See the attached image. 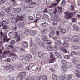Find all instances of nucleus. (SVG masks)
Returning <instances> with one entry per match:
<instances>
[{
  "mask_svg": "<svg viewBox=\"0 0 80 80\" xmlns=\"http://www.w3.org/2000/svg\"><path fill=\"white\" fill-rule=\"evenodd\" d=\"M10 53V51L8 50L7 51H4L3 52V55H8V54H9Z\"/></svg>",
  "mask_w": 80,
  "mask_h": 80,
  "instance_id": "nucleus-26",
  "label": "nucleus"
},
{
  "mask_svg": "<svg viewBox=\"0 0 80 80\" xmlns=\"http://www.w3.org/2000/svg\"><path fill=\"white\" fill-rule=\"evenodd\" d=\"M17 35H18V37H19L20 38V36H21V35L23 36V32L21 31H18V34H17Z\"/></svg>",
  "mask_w": 80,
  "mask_h": 80,
  "instance_id": "nucleus-17",
  "label": "nucleus"
},
{
  "mask_svg": "<svg viewBox=\"0 0 80 80\" xmlns=\"http://www.w3.org/2000/svg\"><path fill=\"white\" fill-rule=\"evenodd\" d=\"M38 44L40 45H41V46H43L45 44V43L43 42H38Z\"/></svg>",
  "mask_w": 80,
  "mask_h": 80,
  "instance_id": "nucleus-36",
  "label": "nucleus"
},
{
  "mask_svg": "<svg viewBox=\"0 0 80 80\" xmlns=\"http://www.w3.org/2000/svg\"><path fill=\"white\" fill-rule=\"evenodd\" d=\"M47 32V29L43 30L41 31L42 33H46Z\"/></svg>",
  "mask_w": 80,
  "mask_h": 80,
  "instance_id": "nucleus-42",
  "label": "nucleus"
},
{
  "mask_svg": "<svg viewBox=\"0 0 80 80\" xmlns=\"http://www.w3.org/2000/svg\"><path fill=\"white\" fill-rule=\"evenodd\" d=\"M43 54L42 52H40L38 53V56L41 60H43L45 58H47L48 57V55L46 53H44Z\"/></svg>",
  "mask_w": 80,
  "mask_h": 80,
  "instance_id": "nucleus-3",
  "label": "nucleus"
},
{
  "mask_svg": "<svg viewBox=\"0 0 80 80\" xmlns=\"http://www.w3.org/2000/svg\"><path fill=\"white\" fill-rule=\"evenodd\" d=\"M63 46H64V47H68V43H67L66 42H64L63 44Z\"/></svg>",
  "mask_w": 80,
  "mask_h": 80,
  "instance_id": "nucleus-51",
  "label": "nucleus"
},
{
  "mask_svg": "<svg viewBox=\"0 0 80 80\" xmlns=\"http://www.w3.org/2000/svg\"><path fill=\"white\" fill-rule=\"evenodd\" d=\"M50 29L51 30H55V27H51L50 28Z\"/></svg>",
  "mask_w": 80,
  "mask_h": 80,
  "instance_id": "nucleus-58",
  "label": "nucleus"
},
{
  "mask_svg": "<svg viewBox=\"0 0 80 80\" xmlns=\"http://www.w3.org/2000/svg\"><path fill=\"white\" fill-rule=\"evenodd\" d=\"M36 18H42V15L40 14H38L36 15Z\"/></svg>",
  "mask_w": 80,
  "mask_h": 80,
  "instance_id": "nucleus-40",
  "label": "nucleus"
},
{
  "mask_svg": "<svg viewBox=\"0 0 80 80\" xmlns=\"http://www.w3.org/2000/svg\"><path fill=\"white\" fill-rule=\"evenodd\" d=\"M57 24V21L56 19H53V25H56Z\"/></svg>",
  "mask_w": 80,
  "mask_h": 80,
  "instance_id": "nucleus-27",
  "label": "nucleus"
},
{
  "mask_svg": "<svg viewBox=\"0 0 80 80\" xmlns=\"http://www.w3.org/2000/svg\"><path fill=\"white\" fill-rule=\"evenodd\" d=\"M72 22H76L77 20V19L75 18H73L72 19Z\"/></svg>",
  "mask_w": 80,
  "mask_h": 80,
  "instance_id": "nucleus-56",
  "label": "nucleus"
},
{
  "mask_svg": "<svg viewBox=\"0 0 80 80\" xmlns=\"http://www.w3.org/2000/svg\"><path fill=\"white\" fill-rule=\"evenodd\" d=\"M75 68H80V64H78L75 67Z\"/></svg>",
  "mask_w": 80,
  "mask_h": 80,
  "instance_id": "nucleus-57",
  "label": "nucleus"
},
{
  "mask_svg": "<svg viewBox=\"0 0 80 80\" xmlns=\"http://www.w3.org/2000/svg\"><path fill=\"white\" fill-rule=\"evenodd\" d=\"M65 14L64 18L65 19H68V18L70 19V18H72L73 17V13L71 12H65Z\"/></svg>",
  "mask_w": 80,
  "mask_h": 80,
  "instance_id": "nucleus-5",
  "label": "nucleus"
},
{
  "mask_svg": "<svg viewBox=\"0 0 80 80\" xmlns=\"http://www.w3.org/2000/svg\"><path fill=\"white\" fill-rule=\"evenodd\" d=\"M4 68H5L6 70H8V71H10L9 72H12L13 71H14V70L13 69H12L10 68L9 67L7 66L6 67H4Z\"/></svg>",
  "mask_w": 80,
  "mask_h": 80,
  "instance_id": "nucleus-14",
  "label": "nucleus"
},
{
  "mask_svg": "<svg viewBox=\"0 0 80 80\" xmlns=\"http://www.w3.org/2000/svg\"><path fill=\"white\" fill-rule=\"evenodd\" d=\"M25 25L24 22H20L18 24V26L19 27H23Z\"/></svg>",
  "mask_w": 80,
  "mask_h": 80,
  "instance_id": "nucleus-19",
  "label": "nucleus"
},
{
  "mask_svg": "<svg viewBox=\"0 0 80 80\" xmlns=\"http://www.w3.org/2000/svg\"><path fill=\"white\" fill-rule=\"evenodd\" d=\"M7 28H8V26L5 25H4L2 28V29H3L4 30H7Z\"/></svg>",
  "mask_w": 80,
  "mask_h": 80,
  "instance_id": "nucleus-49",
  "label": "nucleus"
},
{
  "mask_svg": "<svg viewBox=\"0 0 80 80\" xmlns=\"http://www.w3.org/2000/svg\"><path fill=\"white\" fill-rule=\"evenodd\" d=\"M73 62L74 64H76V63H77V62L75 60H73Z\"/></svg>",
  "mask_w": 80,
  "mask_h": 80,
  "instance_id": "nucleus-63",
  "label": "nucleus"
},
{
  "mask_svg": "<svg viewBox=\"0 0 80 80\" xmlns=\"http://www.w3.org/2000/svg\"><path fill=\"white\" fill-rule=\"evenodd\" d=\"M15 43V41L13 40H11L10 42V43L12 45H13Z\"/></svg>",
  "mask_w": 80,
  "mask_h": 80,
  "instance_id": "nucleus-47",
  "label": "nucleus"
},
{
  "mask_svg": "<svg viewBox=\"0 0 80 80\" xmlns=\"http://www.w3.org/2000/svg\"><path fill=\"white\" fill-rule=\"evenodd\" d=\"M57 8H55L54 10L53 9H51L49 10L48 11V13L50 15H52V13L53 12L54 14H55V13H57Z\"/></svg>",
  "mask_w": 80,
  "mask_h": 80,
  "instance_id": "nucleus-9",
  "label": "nucleus"
},
{
  "mask_svg": "<svg viewBox=\"0 0 80 80\" xmlns=\"http://www.w3.org/2000/svg\"><path fill=\"white\" fill-rule=\"evenodd\" d=\"M48 49L49 51H53V48L52 46H48Z\"/></svg>",
  "mask_w": 80,
  "mask_h": 80,
  "instance_id": "nucleus-23",
  "label": "nucleus"
},
{
  "mask_svg": "<svg viewBox=\"0 0 80 80\" xmlns=\"http://www.w3.org/2000/svg\"><path fill=\"white\" fill-rule=\"evenodd\" d=\"M48 16L47 14H44L43 15V18L42 19H44L45 20H47Z\"/></svg>",
  "mask_w": 80,
  "mask_h": 80,
  "instance_id": "nucleus-30",
  "label": "nucleus"
},
{
  "mask_svg": "<svg viewBox=\"0 0 80 80\" xmlns=\"http://www.w3.org/2000/svg\"><path fill=\"white\" fill-rule=\"evenodd\" d=\"M65 0H63V1H62L61 3V5H63V6H64L65 5V3H66V2L65 1Z\"/></svg>",
  "mask_w": 80,
  "mask_h": 80,
  "instance_id": "nucleus-44",
  "label": "nucleus"
},
{
  "mask_svg": "<svg viewBox=\"0 0 80 80\" xmlns=\"http://www.w3.org/2000/svg\"><path fill=\"white\" fill-rule=\"evenodd\" d=\"M26 75V74L25 72H21V74L19 75L18 78H20L21 80H22L24 78Z\"/></svg>",
  "mask_w": 80,
  "mask_h": 80,
  "instance_id": "nucleus-7",
  "label": "nucleus"
},
{
  "mask_svg": "<svg viewBox=\"0 0 80 80\" xmlns=\"http://www.w3.org/2000/svg\"><path fill=\"white\" fill-rule=\"evenodd\" d=\"M15 17L16 18H15V17L12 18L11 19V22L14 23H16V22H17L19 20L20 21H23V17L21 16L20 17L18 15H16Z\"/></svg>",
  "mask_w": 80,
  "mask_h": 80,
  "instance_id": "nucleus-1",
  "label": "nucleus"
},
{
  "mask_svg": "<svg viewBox=\"0 0 80 80\" xmlns=\"http://www.w3.org/2000/svg\"><path fill=\"white\" fill-rule=\"evenodd\" d=\"M75 70H76L77 72H78V73H80V68L79 69V68H76L75 69Z\"/></svg>",
  "mask_w": 80,
  "mask_h": 80,
  "instance_id": "nucleus-55",
  "label": "nucleus"
},
{
  "mask_svg": "<svg viewBox=\"0 0 80 80\" xmlns=\"http://www.w3.org/2000/svg\"><path fill=\"white\" fill-rule=\"evenodd\" d=\"M47 25H48V23L46 22H44L42 24V27H46V26H47Z\"/></svg>",
  "mask_w": 80,
  "mask_h": 80,
  "instance_id": "nucleus-45",
  "label": "nucleus"
},
{
  "mask_svg": "<svg viewBox=\"0 0 80 80\" xmlns=\"http://www.w3.org/2000/svg\"><path fill=\"white\" fill-rule=\"evenodd\" d=\"M62 39L64 41V42H68L70 40V38L67 37V36H63L62 37Z\"/></svg>",
  "mask_w": 80,
  "mask_h": 80,
  "instance_id": "nucleus-10",
  "label": "nucleus"
},
{
  "mask_svg": "<svg viewBox=\"0 0 80 80\" xmlns=\"http://www.w3.org/2000/svg\"><path fill=\"white\" fill-rule=\"evenodd\" d=\"M33 18L32 16H29L28 18V19L29 20H32L33 19Z\"/></svg>",
  "mask_w": 80,
  "mask_h": 80,
  "instance_id": "nucleus-59",
  "label": "nucleus"
},
{
  "mask_svg": "<svg viewBox=\"0 0 80 80\" xmlns=\"http://www.w3.org/2000/svg\"><path fill=\"white\" fill-rule=\"evenodd\" d=\"M4 42H8L9 40H10V39L4 38L3 39Z\"/></svg>",
  "mask_w": 80,
  "mask_h": 80,
  "instance_id": "nucleus-38",
  "label": "nucleus"
},
{
  "mask_svg": "<svg viewBox=\"0 0 80 80\" xmlns=\"http://www.w3.org/2000/svg\"><path fill=\"white\" fill-rule=\"evenodd\" d=\"M71 55H77L78 53L77 52L75 51H72L71 53Z\"/></svg>",
  "mask_w": 80,
  "mask_h": 80,
  "instance_id": "nucleus-33",
  "label": "nucleus"
},
{
  "mask_svg": "<svg viewBox=\"0 0 80 80\" xmlns=\"http://www.w3.org/2000/svg\"><path fill=\"white\" fill-rule=\"evenodd\" d=\"M54 54L56 57L59 58V59H61L62 58V56L58 52H54Z\"/></svg>",
  "mask_w": 80,
  "mask_h": 80,
  "instance_id": "nucleus-13",
  "label": "nucleus"
},
{
  "mask_svg": "<svg viewBox=\"0 0 80 80\" xmlns=\"http://www.w3.org/2000/svg\"><path fill=\"white\" fill-rule=\"evenodd\" d=\"M11 10H12V8L10 7H9L5 9V12L7 13H10L11 12Z\"/></svg>",
  "mask_w": 80,
  "mask_h": 80,
  "instance_id": "nucleus-18",
  "label": "nucleus"
},
{
  "mask_svg": "<svg viewBox=\"0 0 80 80\" xmlns=\"http://www.w3.org/2000/svg\"><path fill=\"white\" fill-rule=\"evenodd\" d=\"M75 43H77V44H80V40H79L77 39L76 41V42H75Z\"/></svg>",
  "mask_w": 80,
  "mask_h": 80,
  "instance_id": "nucleus-52",
  "label": "nucleus"
},
{
  "mask_svg": "<svg viewBox=\"0 0 80 80\" xmlns=\"http://www.w3.org/2000/svg\"><path fill=\"white\" fill-rule=\"evenodd\" d=\"M44 13H48V11H47V8H45L44 9V10L43 11Z\"/></svg>",
  "mask_w": 80,
  "mask_h": 80,
  "instance_id": "nucleus-53",
  "label": "nucleus"
},
{
  "mask_svg": "<svg viewBox=\"0 0 80 80\" xmlns=\"http://www.w3.org/2000/svg\"><path fill=\"white\" fill-rule=\"evenodd\" d=\"M21 65L20 64H19L17 66H16V68L17 69H19V68H22L21 67Z\"/></svg>",
  "mask_w": 80,
  "mask_h": 80,
  "instance_id": "nucleus-43",
  "label": "nucleus"
},
{
  "mask_svg": "<svg viewBox=\"0 0 80 80\" xmlns=\"http://www.w3.org/2000/svg\"><path fill=\"white\" fill-rule=\"evenodd\" d=\"M73 28V30H75V31H78V30H79V28H78V27H76V26H75V27H74Z\"/></svg>",
  "mask_w": 80,
  "mask_h": 80,
  "instance_id": "nucleus-41",
  "label": "nucleus"
},
{
  "mask_svg": "<svg viewBox=\"0 0 80 80\" xmlns=\"http://www.w3.org/2000/svg\"><path fill=\"white\" fill-rule=\"evenodd\" d=\"M22 45L24 48L28 47V43L26 41H24L22 42Z\"/></svg>",
  "mask_w": 80,
  "mask_h": 80,
  "instance_id": "nucleus-12",
  "label": "nucleus"
},
{
  "mask_svg": "<svg viewBox=\"0 0 80 80\" xmlns=\"http://www.w3.org/2000/svg\"><path fill=\"white\" fill-rule=\"evenodd\" d=\"M29 7L30 8H33L34 7V3L30 4L29 5Z\"/></svg>",
  "mask_w": 80,
  "mask_h": 80,
  "instance_id": "nucleus-50",
  "label": "nucleus"
},
{
  "mask_svg": "<svg viewBox=\"0 0 80 80\" xmlns=\"http://www.w3.org/2000/svg\"><path fill=\"white\" fill-rule=\"evenodd\" d=\"M13 33L15 37V38H16V41L18 42L20 40V37L18 36V35L17 34V32H10L9 33V37H12L13 35Z\"/></svg>",
  "mask_w": 80,
  "mask_h": 80,
  "instance_id": "nucleus-4",
  "label": "nucleus"
},
{
  "mask_svg": "<svg viewBox=\"0 0 80 80\" xmlns=\"http://www.w3.org/2000/svg\"><path fill=\"white\" fill-rule=\"evenodd\" d=\"M60 79L62 80H65V77L63 76H61Z\"/></svg>",
  "mask_w": 80,
  "mask_h": 80,
  "instance_id": "nucleus-54",
  "label": "nucleus"
},
{
  "mask_svg": "<svg viewBox=\"0 0 80 80\" xmlns=\"http://www.w3.org/2000/svg\"><path fill=\"white\" fill-rule=\"evenodd\" d=\"M5 2V0H1L0 1V5H2L3 3H4Z\"/></svg>",
  "mask_w": 80,
  "mask_h": 80,
  "instance_id": "nucleus-39",
  "label": "nucleus"
},
{
  "mask_svg": "<svg viewBox=\"0 0 80 80\" xmlns=\"http://www.w3.org/2000/svg\"><path fill=\"white\" fill-rule=\"evenodd\" d=\"M58 4V3H54L52 4L51 6L49 7V8H53V7H55L56 5H57Z\"/></svg>",
  "mask_w": 80,
  "mask_h": 80,
  "instance_id": "nucleus-31",
  "label": "nucleus"
},
{
  "mask_svg": "<svg viewBox=\"0 0 80 80\" xmlns=\"http://www.w3.org/2000/svg\"><path fill=\"white\" fill-rule=\"evenodd\" d=\"M8 15V16H9V17H11V18H12V17H14V16H13V15H12L11 14H9Z\"/></svg>",
  "mask_w": 80,
  "mask_h": 80,
  "instance_id": "nucleus-62",
  "label": "nucleus"
},
{
  "mask_svg": "<svg viewBox=\"0 0 80 80\" xmlns=\"http://www.w3.org/2000/svg\"><path fill=\"white\" fill-rule=\"evenodd\" d=\"M42 38L43 41L44 42H45V41L46 42H47V41L48 40L47 38V37H46V36L44 35H43L42 36Z\"/></svg>",
  "mask_w": 80,
  "mask_h": 80,
  "instance_id": "nucleus-22",
  "label": "nucleus"
},
{
  "mask_svg": "<svg viewBox=\"0 0 80 80\" xmlns=\"http://www.w3.org/2000/svg\"><path fill=\"white\" fill-rule=\"evenodd\" d=\"M71 47L74 50H78V49H80V47L74 45H72Z\"/></svg>",
  "mask_w": 80,
  "mask_h": 80,
  "instance_id": "nucleus-15",
  "label": "nucleus"
},
{
  "mask_svg": "<svg viewBox=\"0 0 80 80\" xmlns=\"http://www.w3.org/2000/svg\"><path fill=\"white\" fill-rule=\"evenodd\" d=\"M25 2H29V3H30L32 2V0H24Z\"/></svg>",
  "mask_w": 80,
  "mask_h": 80,
  "instance_id": "nucleus-61",
  "label": "nucleus"
},
{
  "mask_svg": "<svg viewBox=\"0 0 80 80\" xmlns=\"http://www.w3.org/2000/svg\"><path fill=\"white\" fill-rule=\"evenodd\" d=\"M56 59L55 58H54L52 59H51L49 61V63H53L54 62V61L56 60Z\"/></svg>",
  "mask_w": 80,
  "mask_h": 80,
  "instance_id": "nucleus-34",
  "label": "nucleus"
},
{
  "mask_svg": "<svg viewBox=\"0 0 80 80\" xmlns=\"http://www.w3.org/2000/svg\"><path fill=\"white\" fill-rule=\"evenodd\" d=\"M54 44L53 50H58V47L57 45H60L61 44V42L60 40H55V42L53 43Z\"/></svg>",
  "mask_w": 80,
  "mask_h": 80,
  "instance_id": "nucleus-2",
  "label": "nucleus"
},
{
  "mask_svg": "<svg viewBox=\"0 0 80 80\" xmlns=\"http://www.w3.org/2000/svg\"><path fill=\"white\" fill-rule=\"evenodd\" d=\"M32 55L30 54H28L27 57H24V58H22L21 59V60L23 62V61H24V60H26V61H28V60L30 58H32Z\"/></svg>",
  "mask_w": 80,
  "mask_h": 80,
  "instance_id": "nucleus-6",
  "label": "nucleus"
},
{
  "mask_svg": "<svg viewBox=\"0 0 80 80\" xmlns=\"http://www.w3.org/2000/svg\"><path fill=\"white\" fill-rule=\"evenodd\" d=\"M70 57V55H66L64 57V59H65V60H68V59H69Z\"/></svg>",
  "mask_w": 80,
  "mask_h": 80,
  "instance_id": "nucleus-29",
  "label": "nucleus"
},
{
  "mask_svg": "<svg viewBox=\"0 0 80 80\" xmlns=\"http://www.w3.org/2000/svg\"><path fill=\"white\" fill-rule=\"evenodd\" d=\"M76 76L77 77H78V78H80V74L78 73L77 74H76Z\"/></svg>",
  "mask_w": 80,
  "mask_h": 80,
  "instance_id": "nucleus-60",
  "label": "nucleus"
},
{
  "mask_svg": "<svg viewBox=\"0 0 80 80\" xmlns=\"http://www.w3.org/2000/svg\"><path fill=\"white\" fill-rule=\"evenodd\" d=\"M0 15L1 17H4L5 16V13L3 11L0 12Z\"/></svg>",
  "mask_w": 80,
  "mask_h": 80,
  "instance_id": "nucleus-37",
  "label": "nucleus"
},
{
  "mask_svg": "<svg viewBox=\"0 0 80 80\" xmlns=\"http://www.w3.org/2000/svg\"><path fill=\"white\" fill-rule=\"evenodd\" d=\"M61 63L62 65H66V64L68 63V62L65 60H62L61 61Z\"/></svg>",
  "mask_w": 80,
  "mask_h": 80,
  "instance_id": "nucleus-24",
  "label": "nucleus"
},
{
  "mask_svg": "<svg viewBox=\"0 0 80 80\" xmlns=\"http://www.w3.org/2000/svg\"><path fill=\"white\" fill-rule=\"evenodd\" d=\"M52 43V41L50 40H49L47 41V43L48 45H50V44H51V43Z\"/></svg>",
  "mask_w": 80,
  "mask_h": 80,
  "instance_id": "nucleus-46",
  "label": "nucleus"
},
{
  "mask_svg": "<svg viewBox=\"0 0 80 80\" xmlns=\"http://www.w3.org/2000/svg\"><path fill=\"white\" fill-rule=\"evenodd\" d=\"M6 47H7V48H8V47H10V48H11L13 49V46L11 45H7Z\"/></svg>",
  "mask_w": 80,
  "mask_h": 80,
  "instance_id": "nucleus-48",
  "label": "nucleus"
},
{
  "mask_svg": "<svg viewBox=\"0 0 80 80\" xmlns=\"http://www.w3.org/2000/svg\"><path fill=\"white\" fill-rule=\"evenodd\" d=\"M52 77L54 80H57L58 79L57 77V75H56L55 74H52Z\"/></svg>",
  "mask_w": 80,
  "mask_h": 80,
  "instance_id": "nucleus-20",
  "label": "nucleus"
},
{
  "mask_svg": "<svg viewBox=\"0 0 80 80\" xmlns=\"http://www.w3.org/2000/svg\"><path fill=\"white\" fill-rule=\"evenodd\" d=\"M62 68L64 72H67V70H68V68L67 66H64V65L62 66Z\"/></svg>",
  "mask_w": 80,
  "mask_h": 80,
  "instance_id": "nucleus-16",
  "label": "nucleus"
},
{
  "mask_svg": "<svg viewBox=\"0 0 80 80\" xmlns=\"http://www.w3.org/2000/svg\"><path fill=\"white\" fill-rule=\"evenodd\" d=\"M24 33L27 35H28L30 33V32L29 29L26 30L24 32Z\"/></svg>",
  "mask_w": 80,
  "mask_h": 80,
  "instance_id": "nucleus-35",
  "label": "nucleus"
},
{
  "mask_svg": "<svg viewBox=\"0 0 80 80\" xmlns=\"http://www.w3.org/2000/svg\"><path fill=\"white\" fill-rule=\"evenodd\" d=\"M78 37V36H73L71 38V39L72 42L75 43L77 40Z\"/></svg>",
  "mask_w": 80,
  "mask_h": 80,
  "instance_id": "nucleus-8",
  "label": "nucleus"
},
{
  "mask_svg": "<svg viewBox=\"0 0 80 80\" xmlns=\"http://www.w3.org/2000/svg\"><path fill=\"white\" fill-rule=\"evenodd\" d=\"M58 30H60V32L61 33H62V34H64L65 33L66 30L65 29H61V27L60 26H59L58 27Z\"/></svg>",
  "mask_w": 80,
  "mask_h": 80,
  "instance_id": "nucleus-11",
  "label": "nucleus"
},
{
  "mask_svg": "<svg viewBox=\"0 0 80 80\" xmlns=\"http://www.w3.org/2000/svg\"><path fill=\"white\" fill-rule=\"evenodd\" d=\"M60 48L62 51H64V52L67 53V50L65 48L63 47V46H62Z\"/></svg>",
  "mask_w": 80,
  "mask_h": 80,
  "instance_id": "nucleus-28",
  "label": "nucleus"
},
{
  "mask_svg": "<svg viewBox=\"0 0 80 80\" xmlns=\"http://www.w3.org/2000/svg\"><path fill=\"white\" fill-rule=\"evenodd\" d=\"M20 11H21V8H18L16 9V11H15V13H19Z\"/></svg>",
  "mask_w": 80,
  "mask_h": 80,
  "instance_id": "nucleus-32",
  "label": "nucleus"
},
{
  "mask_svg": "<svg viewBox=\"0 0 80 80\" xmlns=\"http://www.w3.org/2000/svg\"><path fill=\"white\" fill-rule=\"evenodd\" d=\"M30 33L32 36H33V35H35L36 32L34 31L31 30L30 31Z\"/></svg>",
  "mask_w": 80,
  "mask_h": 80,
  "instance_id": "nucleus-25",
  "label": "nucleus"
},
{
  "mask_svg": "<svg viewBox=\"0 0 80 80\" xmlns=\"http://www.w3.org/2000/svg\"><path fill=\"white\" fill-rule=\"evenodd\" d=\"M51 58H53V53L52 52L50 53V56Z\"/></svg>",
  "mask_w": 80,
  "mask_h": 80,
  "instance_id": "nucleus-64",
  "label": "nucleus"
},
{
  "mask_svg": "<svg viewBox=\"0 0 80 80\" xmlns=\"http://www.w3.org/2000/svg\"><path fill=\"white\" fill-rule=\"evenodd\" d=\"M55 34V31H52L51 32L50 34L49 35V37H52L53 36V35H54Z\"/></svg>",
  "mask_w": 80,
  "mask_h": 80,
  "instance_id": "nucleus-21",
  "label": "nucleus"
}]
</instances>
